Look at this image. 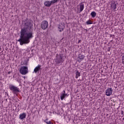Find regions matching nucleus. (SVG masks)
I'll use <instances>...</instances> for the list:
<instances>
[{"instance_id": "nucleus-1", "label": "nucleus", "mask_w": 124, "mask_h": 124, "mask_svg": "<svg viewBox=\"0 0 124 124\" xmlns=\"http://www.w3.org/2000/svg\"><path fill=\"white\" fill-rule=\"evenodd\" d=\"M32 24L29 21L24 23V26L20 31V35L19 39L17 40L20 43V45L24 44H29L31 42V39L33 37V32L31 31Z\"/></svg>"}, {"instance_id": "nucleus-2", "label": "nucleus", "mask_w": 124, "mask_h": 124, "mask_svg": "<svg viewBox=\"0 0 124 124\" xmlns=\"http://www.w3.org/2000/svg\"><path fill=\"white\" fill-rule=\"evenodd\" d=\"M9 89L14 93V94L17 95L18 93H20V89L13 85H10L9 86Z\"/></svg>"}, {"instance_id": "nucleus-3", "label": "nucleus", "mask_w": 124, "mask_h": 124, "mask_svg": "<svg viewBox=\"0 0 124 124\" xmlns=\"http://www.w3.org/2000/svg\"><path fill=\"white\" fill-rule=\"evenodd\" d=\"M19 72L22 75H26L29 72L28 67L25 66H21L19 69Z\"/></svg>"}, {"instance_id": "nucleus-4", "label": "nucleus", "mask_w": 124, "mask_h": 124, "mask_svg": "<svg viewBox=\"0 0 124 124\" xmlns=\"http://www.w3.org/2000/svg\"><path fill=\"white\" fill-rule=\"evenodd\" d=\"M41 28L43 31H45L47 28H48V21L46 20H43L41 24Z\"/></svg>"}, {"instance_id": "nucleus-5", "label": "nucleus", "mask_w": 124, "mask_h": 124, "mask_svg": "<svg viewBox=\"0 0 124 124\" xmlns=\"http://www.w3.org/2000/svg\"><path fill=\"white\" fill-rule=\"evenodd\" d=\"M65 28V26H64V24H63V23H60L58 25V31L60 32L62 31H63L64 30Z\"/></svg>"}, {"instance_id": "nucleus-6", "label": "nucleus", "mask_w": 124, "mask_h": 124, "mask_svg": "<svg viewBox=\"0 0 124 124\" xmlns=\"http://www.w3.org/2000/svg\"><path fill=\"white\" fill-rule=\"evenodd\" d=\"M113 93V90L112 88H108L106 91V95L107 96H110Z\"/></svg>"}, {"instance_id": "nucleus-7", "label": "nucleus", "mask_w": 124, "mask_h": 124, "mask_svg": "<svg viewBox=\"0 0 124 124\" xmlns=\"http://www.w3.org/2000/svg\"><path fill=\"white\" fill-rule=\"evenodd\" d=\"M62 93L61 94V96H60V98L61 99V100H63V99H64V98H65V97H68V95H69V94H68L67 93H65V91L63 90L62 91Z\"/></svg>"}, {"instance_id": "nucleus-8", "label": "nucleus", "mask_w": 124, "mask_h": 124, "mask_svg": "<svg viewBox=\"0 0 124 124\" xmlns=\"http://www.w3.org/2000/svg\"><path fill=\"white\" fill-rule=\"evenodd\" d=\"M44 4L45 6H46V7H50V6H51V5H52V4H53V2H52V0L51 1L47 0L44 3Z\"/></svg>"}, {"instance_id": "nucleus-9", "label": "nucleus", "mask_w": 124, "mask_h": 124, "mask_svg": "<svg viewBox=\"0 0 124 124\" xmlns=\"http://www.w3.org/2000/svg\"><path fill=\"white\" fill-rule=\"evenodd\" d=\"M41 66L40 65L38 64L34 69V73H37V72H38V71H39V70H41Z\"/></svg>"}, {"instance_id": "nucleus-10", "label": "nucleus", "mask_w": 124, "mask_h": 124, "mask_svg": "<svg viewBox=\"0 0 124 124\" xmlns=\"http://www.w3.org/2000/svg\"><path fill=\"white\" fill-rule=\"evenodd\" d=\"M26 116H27V115L26 114V113L24 112L19 115V119L20 120H24V119H25L26 118Z\"/></svg>"}, {"instance_id": "nucleus-11", "label": "nucleus", "mask_w": 124, "mask_h": 124, "mask_svg": "<svg viewBox=\"0 0 124 124\" xmlns=\"http://www.w3.org/2000/svg\"><path fill=\"white\" fill-rule=\"evenodd\" d=\"M111 7L113 9V10H115L117 8V4H116V3H115L114 1L112 2L111 4Z\"/></svg>"}, {"instance_id": "nucleus-12", "label": "nucleus", "mask_w": 124, "mask_h": 124, "mask_svg": "<svg viewBox=\"0 0 124 124\" xmlns=\"http://www.w3.org/2000/svg\"><path fill=\"white\" fill-rule=\"evenodd\" d=\"M84 58H85V56H84L83 55L79 54L78 55V62H81V61H83V60H84Z\"/></svg>"}, {"instance_id": "nucleus-13", "label": "nucleus", "mask_w": 124, "mask_h": 124, "mask_svg": "<svg viewBox=\"0 0 124 124\" xmlns=\"http://www.w3.org/2000/svg\"><path fill=\"white\" fill-rule=\"evenodd\" d=\"M79 6H80L79 12H82V10H84V4H83V3H81L79 4Z\"/></svg>"}, {"instance_id": "nucleus-14", "label": "nucleus", "mask_w": 124, "mask_h": 124, "mask_svg": "<svg viewBox=\"0 0 124 124\" xmlns=\"http://www.w3.org/2000/svg\"><path fill=\"white\" fill-rule=\"evenodd\" d=\"M56 63L60 64L63 62V61L61 60V59H60V58H58L57 59H56Z\"/></svg>"}, {"instance_id": "nucleus-15", "label": "nucleus", "mask_w": 124, "mask_h": 124, "mask_svg": "<svg viewBox=\"0 0 124 124\" xmlns=\"http://www.w3.org/2000/svg\"><path fill=\"white\" fill-rule=\"evenodd\" d=\"M45 123L46 124H54V123L51 121H48V119L45 120Z\"/></svg>"}, {"instance_id": "nucleus-16", "label": "nucleus", "mask_w": 124, "mask_h": 124, "mask_svg": "<svg viewBox=\"0 0 124 124\" xmlns=\"http://www.w3.org/2000/svg\"><path fill=\"white\" fill-rule=\"evenodd\" d=\"M91 15L92 17H94L95 16H96V13H95V12H92Z\"/></svg>"}, {"instance_id": "nucleus-17", "label": "nucleus", "mask_w": 124, "mask_h": 124, "mask_svg": "<svg viewBox=\"0 0 124 124\" xmlns=\"http://www.w3.org/2000/svg\"><path fill=\"white\" fill-rule=\"evenodd\" d=\"M92 24H93V23H92V21H91L90 20L86 22L87 25H92Z\"/></svg>"}, {"instance_id": "nucleus-18", "label": "nucleus", "mask_w": 124, "mask_h": 124, "mask_svg": "<svg viewBox=\"0 0 124 124\" xmlns=\"http://www.w3.org/2000/svg\"><path fill=\"white\" fill-rule=\"evenodd\" d=\"M62 58H63L62 55V54L60 55L59 59H60L61 61H64V60H63V59H62Z\"/></svg>"}, {"instance_id": "nucleus-19", "label": "nucleus", "mask_w": 124, "mask_h": 124, "mask_svg": "<svg viewBox=\"0 0 124 124\" xmlns=\"http://www.w3.org/2000/svg\"><path fill=\"white\" fill-rule=\"evenodd\" d=\"M51 1L52 2V3L54 4V3H56V2L58 1V0H51Z\"/></svg>"}, {"instance_id": "nucleus-20", "label": "nucleus", "mask_w": 124, "mask_h": 124, "mask_svg": "<svg viewBox=\"0 0 124 124\" xmlns=\"http://www.w3.org/2000/svg\"><path fill=\"white\" fill-rule=\"evenodd\" d=\"M76 78H78V71H77L76 73Z\"/></svg>"}, {"instance_id": "nucleus-21", "label": "nucleus", "mask_w": 124, "mask_h": 124, "mask_svg": "<svg viewBox=\"0 0 124 124\" xmlns=\"http://www.w3.org/2000/svg\"><path fill=\"white\" fill-rule=\"evenodd\" d=\"M78 76H80V73L78 72Z\"/></svg>"}, {"instance_id": "nucleus-22", "label": "nucleus", "mask_w": 124, "mask_h": 124, "mask_svg": "<svg viewBox=\"0 0 124 124\" xmlns=\"http://www.w3.org/2000/svg\"><path fill=\"white\" fill-rule=\"evenodd\" d=\"M124 118H123V120L124 121Z\"/></svg>"}, {"instance_id": "nucleus-23", "label": "nucleus", "mask_w": 124, "mask_h": 124, "mask_svg": "<svg viewBox=\"0 0 124 124\" xmlns=\"http://www.w3.org/2000/svg\"><path fill=\"white\" fill-rule=\"evenodd\" d=\"M81 41V40H79V42H80Z\"/></svg>"}]
</instances>
